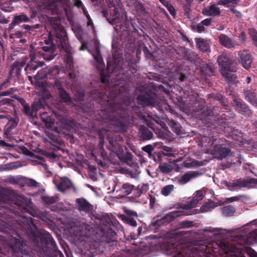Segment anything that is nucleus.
I'll use <instances>...</instances> for the list:
<instances>
[{"instance_id":"f257e3e1","label":"nucleus","mask_w":257,"mask_h":257,"mask_svg":"<svg viewBox=\"0 0 257 257\" xmlns=\"http://www.w3.org/2000/svg\"><path fill=\"white\" fill-rule=\"evenodd\" d=\"M217 62L222 75L228 80H233L236 77L234 74L232 73L233 69L231 67V61L226 55L222 54L218 57Z\"/></svg>"},{"instance_id":"f03ea898","label":"nucleus","mask_w":257,"mask_h":257,"mask_svg":"<svg viewBox=\"0 0 257 257\" xmlns=\"http://www.w3.org/2000/svg\"><path fill=\"white\" fill-rule=\"evenodd\" d=\"M213 146L210 148V151L214 157L218 159H221L229 155L230 150L228 149L222 148L221 145H217L214 142Z\"/></svg>"},{"instance_id":"7ed1b4c3","label":"nucleus","mask_w":257,"mask_h":257,"mask_svg":"<svg viewBox=\"0 0 257 257\" xmlns=\"http://www.w3.org/2000/svg\"><path fill=\"white\" fill-rule=\"evenodd\" d=\"M45 41L48 46L43 47L42 49L44 52L42 54V55L45 59L50 60L53 59L56 55L55 53V46L50 44L48 40H45Z\"/></svg>"},{"instance_id":"20e7f679","label":"nucleus","mask_w":257,"mask_h":257,"mask_svg":"<svg viewBox=\"0 0 257 257\" xmlns=\"http://www.w3.org/2000/svg\"><path fill=\"white\" fill-rule=\"evenodd\" d=\"M218 40L221 45L227 48H236L239 46L237 42L230 39L225 34H221L218 37Z\"/></svg>"},{"instance_id":"39448f33","label":"nucleus","mask_w":257,"mask_h":257,"mask_svg":"<svg viewBox=\"0 0 257 257\" xmlns=\"http://www.w3.org/2000/svg\"><path fill=\"white\" fill-rule=\"evenodd\" d=\"M239 61L245 69H248L252 63V59L250 55L245 51H239Z\"/></svg>"},{"instance_id":"423d86ee","label":"nucleus","mask_w":257,"mask_h":257,"mask_svg":"<svg viewBox=\"0 0 257 257\" xmlns=\"http://www.w3.org/2000/svg\"><path fill=\"white\" fill-rule=\"evenodd\" d=\"M217 4H211L209 7L203 10L202 14L207 16L215 17L220 15V10Z\"/></svg>"},{"instance_id":"0eeeda50","label":"nucleus","mask_w":257,"mask_h":257,"mask_svg":"<svg viewBox=\"0 0 257 257\" xmlns=\"http://www.w3.org/2000/svg\"><path fill=\"white\" fill-rule=\"evenodd\" d=\"M134 185L128 183L123 184L121 187L116 191L119 198H123L130 194L134 189Z\"/></svg>"},{"instance_id":"6e6552de","label":"nucleus","mask_w":257,"mask_h":257,"mask_svg":"<svg viewBox=\"0 0 257 257\" xmlns=\"http://www.w3.org/2000/svg\"><path fill=\"white\" fill-rule=\"evenodd\" d=\"M196 42L198 48L201 51L207 52L210 50V42L202 38H196Z\"/></svg>"},{"instance_id":"1a4fd4ad","label":"nucleus","mask_w":257,"mask_h":257,"mask_svg":"<svg viewBox=\"0 0 257 257\" xmlns=\"http://www.w3.org/2000/svg\"><path fill=\"white\" fill-rule=\"evenodd\" d=\"M59 190L64 192L67 189H70L72 187V183L67 178H61L60 182L57 185Z\"/></svg>"},{"instance_id":"9d476101","label":"nucleus","mask_w":257,"mask_h":257,"mask_svg":"<svg viewBox=\"0 0 257 257\" xmlns=\"http://www.w3.org/2000/svg\"><path fill=\"white\" fill-rule=\"evenodd\" d=\"M80 210L87 211L91 209V205L84 199H78L76 200Z\"/></svg>"},{"instance_id":"9b49d317","label":"nucleus","mask_w":257,"mask_h":257,"mask_svg":"<svg viewBox=\"0 0 257 257\" xmlns=\"http://www.w3.org/2000/svg\"><path fill=\"white\" fill-rule=\"evenodd\" d=\"M217 206L216 204L212 201H209L204 203L200 207V211L201 212H206L211 211L212 209Z\"/></svg>"},{"instance_id":"f8f14e48","label":"nucleus","mask_w":257,"mask_h":257,"mask_svg":"<svg viewBox=\"0 0 257 257\" xmlns=\"http://www.w3.org/2000/svg\"><path fill=\"white\" fill-rule=\"evenodd\" d=\"M92 56L94 59L96 60L97 63V67L101 69L104 65V63L103 62V59L101 56L100 54L99 51L98 49H96V51L93 52L92 54Z\"/></svg>"},{"instance_id":"ddd939ff","label":"nucleus","mask_w":257,"mask_h":257,"mask_svg":"<svg viewBox=\"0 0 257 257\" xmlns=\"http://www.w3.org/2000/svg\"><path fill=\"white\" fill-rule=\"evenodd\" d=\"M46 113V112H43L41 113V119L45 122L48 128H50L52 127L54 124V120L50 116H47Z\"/></svg>"},{"instance_id":"4468645a","label":"nucleus","mask_w":257,"mask_h":257,"mask_svg":"<svg viewBox=\"0 0 257 257\" xmlns=\"http://www.w3.org/2000/svg\"><path fill=\"white\" fill-rule=\"evenodd\" d=\"M227 185L230 190H232L233 189L231 188V187H236L238 188H242L246 187L247 186V182H246V180L240 179L236 181L230 183L229 184H227Z\"/></svg>"},{"instance_id":"2eb2a0df","label":"nucleus","mask_w":257,"mask_h":257,"mask_svg":"<svg viewBox=\"0 0 257 257\" xmlns=\"http://www.w3.org/2000/svg\"><path fill=\"white\" fill-rule=\"evenodd\" d=\"M195 177L193 173H188L182 176L179 182L181 184H185L191 180Z\"/></svg>"},{"instance_id":"dca6fc26","label":"nucleus","mask_w":257,"mask_h":257,"mask_svg":"<svg viewBox=\"0 0 257 257\" xmlns=\"http://www.w3.org/2000/svg\"><path fill=\"white\" fill-rule=\"evenodd\" d=\"M246 97L250 103L254 105H257V96L254 92L246 91Z\"/></svg>"},{"instance_id":"f3484780","label":"nucleus","mask_w":257,"mask_h":257,"mask_svg":"<svg viewBox=\"0 0 257 257\" xmlns=\"http://www.w3.org/2000/svg\"><path fill=\"white\" fill-rule=\"evenodd\" d=\"M29 21V18L25 15H21L15 17L13 23L14 25L19 24L22 22H27Z\"/></svg>"},{"instance_id":"a211bd4d","label":"nucleus","mask_w":257,"mask_h":257,"mask_svg":"<svg viewBox=\"0 0 257 257\" xmlns=\"http://www.w3.org/2000/svg\"><path fill=\"white\" fill-rule=\"evenodd\" d=\"M222 213L226 216H232L235 212L234 208L231 206H227L223 207L221 209Z\"/></svg>"},{"instance_id":"6ab92c4d","label":"nucleus","mask_w":257,"mask_h":257,"mask_svg":"<svg viewBox=\"0 0 257 257\" xmlns=\"http://www.w3.org/2000/svg\"><path fill=\"white\" fill-rule=\"evenodd\" d=\"M140 132L144 140H150L153 137V133L149 130L145 128H141L140 129Z\"/></svg>"},{"instance_id":"aec40b11","label":"nucleus","mask_w":257,"mask_h":257,"mask_svg":"<svg viewBox=\"0 0 257 257\" xmlns=\"http://www.w3.org/2000/svg\"><path fill=\"white\" fill-rule=\"evenodd\" d=\"M174 189V186L173 185H166L161 189V194L165 196H167L170 194Z\"/></svg>"},{"instance_id":"412c9836","label":"nucleus","mask_w":257,"mask_h":257,"mask_svg":"<svg viewBox=\"0 0 257 257\" xmlns=\"http://www.w3.org/2000/svg\"><path fill=\"white\" fill-rule=\"evenodd\" d=\"M205 194V191L203 190H199L197 191L194 195L193 199L198 203L200 201H201L204 198V196Z\"/></svg>"},{"instance_id":"4be33fe9","label":"nucleus","mask_w":257,"mask_h":257,"mask_svg":"<svg viewBox=\"0 0 257 257\" xmlns=\"http://www.w3.org/2000/svg\"><path fill=\"white\" fill-rule=\"evenodd\" d=\"M161 171L164 173H169L173 170L172 166L167 163H163L159 166Z\"/></svg>"},{"instance_id":"5701e85b","label":"nucleus","mask_w":257,"mask_h":257,"mask_svg":"<svg viewBox=\"0 0 257 257\" xmlns=\"http://www.w3.org/2000/svg\"><path fill=\"white\" fill-rule=\"evenodd\" d=\"M58 38L57 43L59 45L61 46V47L66 50L67 48V38L66 37H60L57 34Z\"/></svg>"},{"instance_id":"b1692460","label":"nucleus","mask_w":257,"mask_h":257,"mask_svg":"<svg viewBox=\"0 0 257 257\" xmlns=\"http://www.w3.org/2000/svg\"><path fill=\"white\" fill-rule=\"evenodd\" d=\"M240 0H219L217 5H223L226 7H229L231 5L236 4Z\"/></svg>"},{"instance_id":"393cba45","label":"nucleus","mask_w":257,"mask_h":257,"mask_svg":"<svg viewBox=\"0 0 257 257\" xmlns=\"http://www.w3.org/2000/svg\"><path fill=\"white\" fill-rule=\"evenodd\" d=\"M59 94L62 100L64 102H68L70 100V97L66 92L61 87H58Z\"/></svg>"},{"instance_id":"a878e982","label":"nucleus","mask_w":257,"mask_h":257,"mask_svg":"<svg viewBox=\"0 0 257 257\" xmlns=\"http://www.w3.org/2000/svg\"><path fill=\"white\" fill-rule=\"evenodd\" d=\"M36 64L34 65L33 63H28L27 66L25 67V70L26 71L27 70H36L38 68L40 67H42L43 65V63L41 62H39L38 63L36 62Z\"/></svg>"},{"instance_id":"bb28decb","label":"nucleus","mask_w":257,"mask_h":257,"mask_svg":"<svg viewBox=\"0 0 257 257\" xmlns=\"http://www.w3.org/2000/svg\"><path fill=\"white\" fill-rule=\"evenodd\" d=\"M248 33L251 37L254 44L257 46V32L253 29H249L248 30Z\"/></svg>"},{"instance_id":"cd10ccee","label":"nucleus","mask_w":257,"mask_h":257,"mask_svg":"<svg viewBox=\"0 0 257 257\" xmlns=\"http://www.w3.org/2000/svg\"><path fill=\"white\" fill-rule=\"evenodd\" d=\"M122 219L126 223H128V224L133 226H136L137 225L136 221L134 220L133 218L123 215L122 216Z\"/></svg>"},{"instance_id":"c85d7f7f","label":"nucleus","mask_w":257,"mask_h":257,"mask_svg":"<svg viewBox=\"0 0 257 257\" xmlns=\"http://www.w3.org/2000/svg\"><path fill=\"white\" fill-rule=\"evenodd\" d=\"M198 203L193 199L192 200L184 205V208L186 209H190L196 206Z\"/></svg>"},{"instance_id":"c756f323","label":"nucleus","mask_w":257,"mask_h":257,"mask_svg":"<svg viewBox=\"0 0 257 257\" xmlns=\"http://www.w3.org/2000/svg\"><path fill=\"white\" fill-rule=\"evenodd\" d=\"M138 99L139 101H142L143 105L150 104L153 103L152 100L150 98H144V96L142 95L139 96Z\"/></svg>"},{"instance_id":"7c9ffc66","label":"nucleus","mask_w":257,"mask_h":257,"mask_svg":"<svg viewBox=\"0 0 257 257\" xmlns=\"http://www.w3.org/2000/svg\"><path fill=\"white\" fill-rule=\"evenodd\" d=\"M44 106V103H43L41 101L35 102L33 104L32 106L33 111H35L36 112L41 108H43Z\"/></svg>"},{"instance_id":"2f4dec72","label":"nucleus","mask_w":257,"mask_h":257,"mask_svg":"<svg viewBox=\"0 0 257 257\" xmlns=\"http://www.w3.org/2000/svg\"><path fill=\"white\" fill-rule=\"evenodd\" d=\"M163 153L164 155L168 157L173 156V152L172 149L167 147H164L163 148Z\"/></svg>"},{"instance_id":"473e14b6","label":"nucleus","mask_w":257,"mask_h":257,"mask_svg":"<svg viewBox=\"0 0 257 257\" xmlns=\"http://www.w3.org/2000/svg\"><path fill=\"white\" fill-rule=\"evenodd\" d=\"M22 103H23L24 105V109L26 114L29 115H31L32 113L31 111L30 108L24 99L22 100Z\"/></svg>"},{"instance_id":"72a5a7b5","label":"nucleus","mask_w":257,"mask_h":257,"mask_svg":"<svg viewBox=\"0 0 257 257\" xmlns=\"http://www.w3.org/2000/svg\"><path fill=\"white\" fill-rule=\"evenodd\" d=\"M153 150V147L151 145H148L143 148V150L148 153H151Z\"/></svg>"},{"instance_id":"f704fd0d","label":"nucleus","mask_w":257,"mask_h":257,"mask_svg":"<svg viewBox=\"0 0 257 257\" xmlns=\"http://www.w3.org/2000/svg\"><path fill=\"white\" fill-rule=\"evenodd\" d=\"M193 224V222L185 221L182 222L181 225L183 227H188L192 226Z\"/></svg>"},{"instance_id":"c9c22d12","label":"nucleus","mask_w":257,"mask_h":257,"mask_svg":"<svg viewBox=\"0 0 257 257\" xmlns=\"http://www.w3.org/2000/svg\"><path fill=\"white\" fill-rule=\"evenodd\" d=\"M166 7L168 8V9L170 11L171 14L172 15H174L175 14V12L173 7L168 3L167 4Z\"/></svg>"},{"instance_id":"e433bc0d","label":"nucleus","mask_w":257,"mask_h":257,"mask_svg":"<svg viewBox=\"0 0 257 257\" xmlns=\"http://www.w3.org/2000/svg\"><path fill=\"white\" fill-rule=\"evenodd\" d=\"M241 197V196L239 195V196H234L233 197L228 198L227 200L229 202H232L233 201H235L238 200Z\"/></svg>"},{"instance_id":"4c0bfd02","label":"nucleus","mask_w":257,"mask_h":257,"mask_svg":"<svg viewBox=\"0 0 257 257\" xmlns=\"http://www.w3.org/2000/svg\"><path fill=\"white\" fill-rule=\"evenodd\" d=\"M211 22V20L210 19H206L203 20L201 22V23L203 25L208 26L210 24Z\"/></svg>"},{"instance_id":"58836bf2","label":"nucleus","mask_w":257,"mask_h":257,"mask_svg":"<svg viewBox=\"0 0 257 257\" xmlns=\"http://www.w3.org/2000/svg\"><path fill=\"white\" fill-rule=\"evenodd\" d=\"M125 212L126 213L129 215L134 216L135 217H137L138 215L136 212L130 210H125Z\"/></svg>"},{"instance_id":"ea45409f","label":"nucleus","mask_w":257,"mask_h":257,"mask_svg":"<svg viewBox=\"0 0 257 257\" xmlns=\"http://www.w3.org/2000/svg\"><path fill=\"white\" fill-rule=\"evenodd\" d=\"M29 185L31 186L36 187L38 186V183L34 180L30 179L28 182Z\"/></svg>"},{"instance_id":"a19ab883","label":"nucleus","mask_w":257,"mask_h":257,"mask_svg":"<svg viewBox=\"0 0 257 257\" xmlns=\"http://www.w3.org/2000/svg\"><path fill=\"white\" fill-rule=\"evenodd\" d=\"M83 12L85 16H86L87 19H88V25H90L92 24V21L91 19L90 16L87 14L86 11L83 9Z\"/></svg>"},{"instance_id":"79ce46f5","label":"nucleus","mask_w":257,"mask_h":257,"mask_svg":"<svg viewBox=\"0 0 257 257\" xmlns=\"http://www.w3.org/2000/svg\"><path fill=\"white\" fill-rule=\"evenodd\" d=\"M44 200L45 202H46L48 203H52L55 201L54 199L53 198H50L48 197H44Z\"/></svg>"},{"instance_id":"37998d69","label":"nucleus","mask_w":257,"mask_h":257,"mask_svg":"<svg viewBox=\"0 0 257 257\" xmlns=\"http://www.w3.org/2000/svg\"><path fill=\"white\" fill-rule=\"evenodd\" d=\"M247 185L249 184H257V179L250 178L246 180Z\"/></svg>"},{"instance_id":"c03bdc74","label":"nucleus","mask_w":257,"mask_h":257,"mask_svg":"<svg viewBox=\"0 0 257 257\" xmlns=\"http://www.w3.org/2000/svg\"><path fill=\"white\" fill-rule=\"evenodd\" d=\"M239 38L241 41L245 42L246 40L245 33L242 32L239 36Z\"/></svg>"},{"instance_id":"a18cd8bd","label":"nucleus","mask_w":257,"mask_h":257,"mask_svg":"<svg viewBox=\"0 0 257 257\" xmlns=\"http://www.w3.org/2000/svg\"><path fill=\"white\" fill-rule=\"evenodd\" d=\"M0 146H3V147H5V146H7V147H13V145H12L11 144H9L6 143L3 140H0Z\"/></svg>"},{"instance_id":"49530a36","label":"nucleus","mask_w":257,"mask_h":257,"mask_svg":"<svg viewBox=\"0 0 257 257\" xmlns=\"http://www.w3.org/2000/svg\"><path fill=\"white\" fill-rule=\"evenodd\" d=\"M231 11L233 14H234L237 17H239L241 16V14H240V13L239 11H237L236 10H234L233 9H231Z\"/></svg>"},{"instance_id":"de8ad7c7","label":"nucleus","mask_w":257,"mask_h":257,"mask_svg":"<svg viewBox=\"0 0 257 257\" xmlns=\"http://www.w3.org/2000/svg\"><path fill=\"white\" fill-rule=\"evenodd\" d=\"M234 104L236 105V106L238 110H239L240 108L241 109L242 108V104L240 102H237V101H235L234 102Z\"/></svg>"},{"instance_id":"09e8293b","label":"nucleus","mask_w":257,"mask_h":257,"mask_svg":"<svg viewBox=\"0 0 257 257\" xmlns=\"http://www.w3.org/2000/svg\"><path fill=\"white\" fill-rule=\"evenodd\" d=\"M170 215L171 216V217H175L177 216H179L180 215L178 214V212H174L171 213Z\"/></svg>"},{"instance_id":"8fccbe9b","label":"nucleus","mask_w":257,"mask_h":257,"mask_svg":"<svg viewBox=\"0 0 257 257\" xmlns=\"http://www.w3.org/2000/svg\"><path fill=\"white\" fill-rule=\"evenodd\" d=\"M31 61L29 63H33L34 62V60L35 59V54H31Z\"/></svg>"},{"instance_id":"3c124183","label":"nucleus","mask_w":257,"mask_h":257,"mask_svg":"<svg viewBox=\"0 0 257 257\" xmlns=\"http://www.w3.org/2000/svg\"><path fill=\"white\" fill-rule=\"evenodd\" d=\"M86 49V45L85 44L83 43L81 47H80V50H84Z\"/></svg>"},{"instance_id":"603ef678","label":"nucleus","mask_w":257,"mask_h":257,"mask_svg":"<svg viewBox=\"0 0 257 257\" xmlns=\"http://www.w3.org/2000/svg\"><path fill=\"white\" fill-rule=\"evenodd\" d=\"M75 5L78 7H80L82 6V4L81 1H77L76 2Z\"/></svg>"},{"instance_id":"864d4df0","label":"nucleus","mask_w":257,"mask_h":257,"mask_svg":"<svg viewBox=\"0 0 257 257\" xmlns=\"http://www.w3.org/2000/svg\"><path fill=\"white\" fill-rule=\"evenodd\" d=\"M49 157L50 158H55L56 157V155L54 153H50L48 155Z\"/></svg>"},{"instance_id":"5fc2aeb1","label":"nucleus","mask_w":257,"mask_h":257,"mask_svg":"<svg viewBox=\"0 0 257 257\" xmlns=\"http://www.w3.org/2000/svg\"><path fill=\"white\" fill-rule=\"evenodd\" d=\"M18 246L19 247V246H20L19 244H15L14 245H12V248H13V249H16L17 248Z\"/></svg>"},{"instance_id":"6e6d98bb","label":"nucleus","mask_w":257,"mask_h":257,"mask_svg":"<svg viewBox=\"0 0 257 257\" xmlns=\"http://www.w3.org/2000/svg\"><path fill=\"white\" fill-rule=\"evenodd\" d=\"M198 31L200 32L202 31V29L203 28V27L202 26H198Z\"/></svg>"},{"instance_id":"4d7b16f0","label":"nucleus","mask_w":257,"mask_h":257,"mask_svg":"<svg viewBox=\"0 0 257 257\" xmlns=\"http://www.w3.org/2000/svg\"><path fill=\"white\" fill-rule=\"evenodd\" d=\"M174 257H183V255L181 253H179Z\"/></svg>"},{"instance_id":"13d9d810","label":"nucleus","mask_w":257,"mask_h":257,"mask_svg":"<svg viewBox=\"0 0 257 257\" xmlns=\"http://www.w3.org/2000/svg\"><path fill=\"white\" fill-rule=\"evenodd\" d=\"M251 78L249 77L247 78V82L249 83L250 82Z\"/></svg>"},{"instance_id":"bf43d9fd","label":"nucleus","mask_w":257,"mask_h":257,"mask_svg":"<svg viewBox=\"0 0 257 257\" xmlns=\"http://www.w3.org/2000/svg\"><path fill=\"white\" fill-rule=\"evenodd\" d=\"M5 197V196H4L3 195H1L0 196V203H1L2 200L3 199V198Z\"/></svg>"},{"instance_id":"052dcab7","label":"nucleus","mask_w":257,"mask_h":257,"mask_svg":"<svg viewBox=\"0 0 257 257\" xmlns=\"http://www.w3.org/2000/svg\"><path fill=\"white\" fill-rule=\"evenodd\" d=\"M28 78H29V80L30 81H31L32 83H33V82H32V77H31V76H29V77H28Z\"/></svg>"},{"instance_id":"680f3d73","label":"nucleus","mask_w":257,"mask_h":257,"mask_svg":"<svg viewBox=\"0 0 257 257\" xmlns=\"http://www.w3.org/2000/svg\"><path fill=\"white\" fill-rule=\"evenodd\" d=\"M46 74L45 73L42 76H40L39 78H43L44 77H46Z\"/></svg>"},{"instance_id":"e2e57ef3","label":"nucleus","mask_w":257,"mask_h":257,"mask_svg":"<svg viewBox=\"0 0 257 257\" xmlns=\"http://www.w3.org/2000/svg\"><path fill=\"white\" fill-rule=\"evenodd\" d=\"M162 4H165V0H159Z\"/></svg>"},{"instance_id":"0e129e2a","label":"nucleus","mask_w":257,"mask_h":257,"mask_svg":"<svg viewBox=\"0 0 257 257\" xmlns=\"http://www.w3.org/2000/svg\"><path fill=\"white\" fill-rule=\"evenodd\" d=\"M187 3H191L193 0H185Z\"/></svg>"},{"instance_id":"69168bd1","label":"nucleus","mask_w":257,"mask_h":257,"mask_svg":"<svg viewBox=\"0 0 257 257\" xmlns=\"http://www.w3.org/2000/svg\"><path fill=\"white\" fill-rule=\"evenodd\" d=\"M4 168L2 166H0V170H4Z\"/></svg>"},{"instance_id":"338daca9","label":"nucleus","mask_w":257,"mask_h":257,"mask_svg":"<svg viewBox=\"0 0 257 257\" xmlns=\"http://www.w3.org/2000/svg\"><path fill=\"white\" fill-rule=\"evenodd\" d=\"M4 116L2 115H0V118H4Z\"/></svg>"},{"instance_id":"774afa93","label":"nucleus","mask_w":257,"mask_h":257,"mask_svg":"<svg viewBox=\"0 0 257 257\" xmlns=\"http://www.w3.org/2000/svg\"><path fill=\"white\" fill-rule=\"evenodd\" d=\"M181 81H183V77H182V78H181Z\"/></svg>"}]
</instances>
